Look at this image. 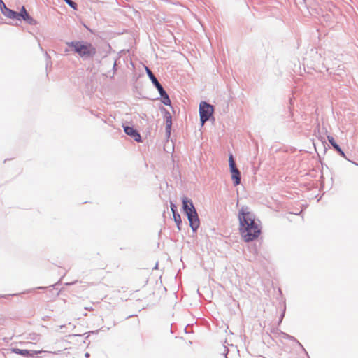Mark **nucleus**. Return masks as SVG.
Masks as SVG:
<instances>
[{"label":"nucleus","mask_w":358,"mask_h":358,"mask_svg":"<svg viewBox=\"0 0 358 358\" xmlns=\"http://www.w3.org/2000/svg\"><path fill=\"white\" fill-rule=\"evenodd\" d=\"M239 233L245 242L257 239L261 234L260 222L248 207H242L238 215Z\"/></svg>","instance_id":"obj_1"},{"label":"nucleus","mask_w":358,"mask_h":358,"mask_svg":"<svg viewBox=\"0 0 358 358\" xmlns=\"http://www.w3.org/2000/svg\"><path fill=\"white\" fill-rule=\"evenodd\" d=\"M69 46L73 48V50L81 57H93L96 51L92 44L80 41H73L68 43Z\"/></svg>","instance_id":"obj_2"},{"label":"nucleus","mask_w":358,"mask_h":358,"mask_svg":"<svg viewBox=\"0 0 358 358\" xmlns=\"http://www.w3.org/2000/svg\"><path fill=\"white\" fill-rule=\"evenodd\" d=\"M213 107L205 101L201 102L199 105V115L201 125L210 119L213 113Z\"/></svg>","instance_id":"obj_3"},{"label":"nucleus","mask_w":358,"mask_h":358,"mask_svg":"<svg viewBox=\"0 0 358 358\" xmlns=\"http://www.w3.org/2000/svg\"><path fill=\"white\" fill-rule=\"evenodd\" d=\"M182 206L187 215L196 212L192 201L187 197L182 199Z\"/></svg>","instance_id":"obj_4"},{"label":"nucleus","mask_w":358,"mask_h":358,"mask_svg":"<svg viewBox=\"0 0 358 358\" xmlns=\"http://www.w3.org/2000/svg\"><path fill=\"white\" fill-rule=\"evenodd\" d=\"M20 19L22 18L24 21H26L28 24L31 25H35L37 24L36 20H35L32 17H31L27 12L25 8L22 6L20 13H19Z\"/></svg>","instance_id":"obj_5"},{"label":"nucleus","mask_w":358,"mask_h":358,"mask_svg":"<svg viewBox=\"0 0 358 358\" xmlns=\"http://www.w3.org/2000/svg\"><path fill=\"white\" fill-rule=\"evenodd\" d=\"M11 351L15 354L20 355L24 357H34L35 355L41 353L43 350L29 351L27 350H21L18 348H12Z\"/></svg>","instance_id":"obj_6"},{"label":"nucleus","mask_w":358,"mask_h":358,"mask_svg":"<svg viewBox=\"0 0 358 358\" xmlns=\"http://www.w3.org/2000/svg\"><path fill=\"white\" fill-rule=\"evenodd\" d=\"M187 216L189 221L190 227L193 231H196L199 228L200 224L197 213L195 212L194 213L188 215Z\"/></svg>","instance_id":"obj_7"},{"label":"nucleus","mask_w":358,"mask_h":358,"mask_svg":"<svg viewBox=\"0 0 358 358\" xmlns=\"http://www.w3.org/2000/svg\"><path fill=\"white\" fill-rule=\"evenodd\" d=\"M162 110L164 112V118L166 123V132L169 133V134L171 132V128L172 125V117L171 113L165 108H162Z\"/></svg>","instance_id":"obj_8"},{"label":"nucleus","mask_w":358,"mask_h":358,"mask_svg":"<svg viewBox=\"0 0 358 358\" xmlns=\"http://www.w3.org/2000/svg\"><path fill=\"white\" fill-rule=\"evenodd\" d=\"M146 71H147V73H148L149 78H150V80H152V82L155 85V86L157 87L159 92L164 93V88L162 87V85L158 82L157 79L153 75L152 71L148 68H146Z\"/></svg>","instance_id":"obj_9"},{"label":"nucleus","mask_w":358,"mask_h":358,"mask_svg":"<svg viewBox=\"0 0 358 358\" xmlns=\"http://www.w3.org/2000/svg\"><path fill=\"white\" fill-rule=\"evenodd\" d=\"M124 131L125 133L130 136H132L133 138H134V139L139 142L141 141V136L140 134L138 133V131L136 130H135L133 127H124Z\"/></svg>","instance_id":"obj_10"},{"label":"nucleus","mask_w":358,"mask_h":358,"mask_svg":"<svg viewBox=\"0 0 358 358\" xmlns=\"http://www.w3.org/2000/svg\"><path fill=\"white\" fill-rule=\"evenodd\" d=\"M231 173V179L234 181V185L237 186L241 182V173L238 169L236 167L234 169H230Z\"/></svg>","instance_id":"obj_11"},{"label":"nucleus","mask_w":358,"mask_h":358,"mask_svg":"<svg viewBox=\"0 0 358 358\" xmlns=\"http://www.w3.org/2000/svg\"><path fill=\"white\" fill-rule=\"evenodd\" d=\"M327 139L333 148L342 156L344 155V152L342 151L339 145L335 142L334 138L332 136H328Z\"/></svg>","instance_id":"obj_12"},{"label":"nucleus","mask_w":358,"mask_h":358,"mask_svg":"<svg viewBox=\"0 0 358 358\" xmlns=\"http://www.w3.org/2000/svg\"><path fill=\"white\" fill-rule=\"evenodd\" d=\"M5 15L10 19H17L20 20V15L19 13H17L15 11H13L10 9L6 8V11Z\"/></svg>","instance_id":"obj_13"},{"label":"nucleus","mask_w":358,"mask_h":358,"mask_svg":"<svg viewBox=\"0 0 358 358\" xmlns=\"http://www.w3.org/2000/svg\"><path fill=\"white\" fill-rule=\"evenodd\" d=\"M162 98V103L164 104V105H166V106H170L171 105V100L167 94V93L166 92V91L164 90V93H162V92H159Z\"/></svg>","instance_id":"obj_14"},{"label":"nucleus","mask_w":358,"mask_h":358,"mask_svg":"<svg viewBox=\"0 0 358 358\" xmlns=\"http://www.w3.org/2000/svg\"><path fill=\"white\" fill-rule=\"evenodd\" d=\"M229 164L230 169H234L236 167L232 155H231L229 157Z\"/></svg>","instance_id":"obj_15"},{"label":"nucleus","mask_w":358,"mask_h":358,"mask_svg":"<svg viewBox=\"0 0 358 358\" xmlns=\"http://www.w3.org/2000/svg\"><path fill=\"white\" fill-rule=\"evenodd\" d=\"M68 5H69L74 10L77 9V4L71 0H64Z\"/></svg>","instance_id":"obj_16"},{"label":"nucleus","mask_w":358,"mask_h":358,"mask_svg":"<svg viewBox=\"0 0 358 358\" xmlns=\"http://www.w3.org/2000/svg\"><path fill=\"white\" fill-rule=\"evenodd\" d=\"M173 215L176 222L177 223L178 226H179V224L181 223V218L180 215L177 213Z\"/></svg>","instance_id":"obj_17"},{"label":"nucleus","mask_w":358,"mask_h":358,"mask_svg":"<svg viewBox=\"0 0 358 358\" xmlns=\"http://www.w3.org/2000/svg\"><path fill=\"white\" fill-rule=\"evenodd\" d=\"M171 211L173 213V214H176V205H174L173 203H171Z\"/></svg>","instance_id":"obj_18"},{"label":"nucleus","mask_w":358,"mask_h":358,"mask_svg":"<svg viewBox=\"0 0 358 358\" xmlns=\"http://www.w3.org/2000/svg\"><path fill=\"white\" fill-rule=\"evenodd\" d=\"M85 309H86V310H90V311L93 310V309H92V307H90H90H87V308H85Z\"/></svg>","instance_id":"obj_19"},{"label":"nucleus","mask_w":358,"mask_h":358,"mask_svg":"<svg viewBox=\"0 0 358 358\" xmlns=\"http://www.w3.org/2000/svg\"><path fill=\"white\" fill-rule=\"evenodd\" d=\"M85 356V357L88 358V357H90V354L88 352H86Z\"/></svg>","instance_id":"obj_20"},{"label":"nucleus","mask_w":358,"mask_h":358,"mask_svg":"<svg viewBox=\"0 0 358 358\" xmlns=\"http://www.w3.org/2000/svg\"><path fill=\"white\" fill-rule=\"evenodd\" d=\"M0 4H2L4 7H6L4 3L3 2L2 0H0Z\"/></svg>","instance_id":"obj_21"},{"label":"nucleus","mask_w":358,"mask_h":358,"mask_svg":"<svg viewBox=\"0 0 358 358\" xmlns=\"http://www.w3.org/2000/svg\"><path fill=\"white\" fill-rule=\"evenodd\" d=\"M223 358H227V357H223Z\"/></svg>","instance_id":"obj_22"}]
</instances>
